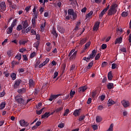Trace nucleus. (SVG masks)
Wrapping results in <instances>:
<instances>
[{
	"instance_id": "49",
	"label": "nucleus",
	"mask_w": 131,
	"mask_h": 131,
	"mask_svg": "<svg viewBox=\"0 0 131 131\" xmlns=\"http://www.w3.org/2000/svg\"><path fill=\"white\" fill-rule=\"evenodd\" d=\"M89 46H91V42H88L85 45V47L84 48V50H86V49L89 48Z\"/></svg>"
},
{
	"instance_id": "11",
	"label": "nucleus",
	"mask_w": 131,
	"mask_h": 131,
	"mask_svg": "<svg viewBox=\"0 0 131 131\" xmlns=\"http://www.w3.org/2000/svg\"><path fill=\"white\" fill-rule=\"evenodd\" d=\"M21 24L23 26L24 29H26V28L28 27V23L27 22V20L23 21Z\"/></svg>"
},
{
	"instance_id": "18",
	"label": "nucleus",
	"mask_w": 131,
	"mask_h": 131,
	"mask_svg": "<svg viewBox=\"0 0 131 131\" xmlns=\"http://www.w3.org/2000/svg\"><path fill=\"white\" fill-rule=\"evenodd\" d=\"M86 90H88V88L86 87V86H83L82 87L79 88V91L80 92H82V93L85 92V91H86Z\"/></svg>"
},
{
	"instance_id": "16",
	"label": "nucleus",
	"mask_w": 131,
	"mask_h": 131,
	"mask_svg": "<svg viewBox=\"0 0 131 131\" xmlns=\"http://www.w3.org/2000/svg\"><path fill=\"white\" fill-rule=\"evenodd\" d=\"M63 108H64L63 106L58 107L55 111H54V112H55V113H60V112L63 110Z\"/></svg>"
},
{
	"instance_id": "62",
	"label": "nucleus",
	"mask_w": 131,
	"mask_h": 131,
	"mask_svg": "<svg viewBox=\"0 0 131 131\" xmlns=\"http://www.w3.org/2000/svg\"><path fill=\"white\" fill-rule=\"evenodd\" d=\"M58 74L59 73H58V72H55L53 78H57V76H58Z\"/></svg>"
},
{
	"instance_id": "4",
	"label": "nucleus",
	"mask_w": 131,
	"mask_h": 131,
	"mask_svg": "<svg viewBox=\"0 0 131 131\" xmlns=\"http://www.w3.org/2000/svg\"><path fill=\"white\" fill-rule=\"evenodd\" d=\"M0 8L1 12H5L6 11V9H7V6L6 5L5 2H2L0 3Z\"/></svg>"
},
{
	"instance_id": "33",
	"label": "nucleus",
	"mask_w": 131,
	"mask_h": 131,
	"mask_svg": "<svg viewBox=\"0 0 131 131\" xmlns=\"http://www.w3.org/2000/svg\"><path fill=\"white\" fill-rule=\"evenodd\" d=\"M60 96H61V94L51 95V97L52 99H53V100H56V99H57V98H58V97H60Z\"/></svg>"
},
{
	"instance_id": "24",
	"label": "nucleus",
	"mask_w": 131,
	"mask_h": 131,
	"mask_svg": "<svg viewBox=\"0 0 131 131\" xmlns=\"http://www.w3.org/2000/svg\"><path fill=\"white\" fill-rule=\"evenodd\" d=\"M71 16H72V19L73 21H74V20H76V18H77V14L75 12H74L71 15Z\"/></svg>"
},
{
	"instance_id": "32",
	"label": "nucleus",
	"mask_w": 131,
	"mask_h": 131,
	"mask_svg": "<svg viewBox=\"0 0 131 131\" xmlns=\"http://www.w3.org/2000/svg\"><path fill=\"white\" fill-rule=\"evenodd\" d=\"M19 64V61H12L11 62V66L12 67H14V66H15V65H18Z\"/></svg>"
},
{
	"instance_id": "1",
	"label": "nucleus",
	"mask_w": 131,
	"mask_h": 131,
	"mask_svg": "<svg viewBox=\"0 0 131 131\" xmlns=\"http://www.w3.org/2000/svg\"><path fill=\"white\" fill-rule=\"evenodd\" d=\"M116 12H117V10H116V5L114 4L112 5L110 7V9H108L107 11V15L112 16V15H115Z\"/></svg>"
},
{
	"instance_id": "61",
	"label": "nucleus",
	"mask_w": 131,
	"mask_h": 131,
	"mask_svg": "<svg viewBox=\"0 0 131 131\" xmlns=\"http://www.w3.org/2000/svg\"><path fill=\"white\" fill-rule=\"evenodd\" d=\"M18 71L19 73H22L24 72V71H25V70H24V69L21 68V69H18Z\"/></svg>"
},
{
	"instance_id": "14",
	"label": "nucleus",
	"mask_w": 131,
	"mask_h": 131,
	"mask_svg": "<svg viewBox=\"0 0 131 131\" xmlns=\"http://www.w3.org/2000/svg\"><path fill=\"white\" fill-rule=\"evenodd\" d=\"M122 42V37H120L116 39L115 45H117V43H121Z\"/></svg>"
},
{
	"instance_id": "63",
	"label": "nucleus",
	"mask_w": 131,
	"mask_h": 131,
	"mask_svg": "<svg viewBox=\"0 0 131 131\" xmlns=\"http://www.w3.org/2000/svg\"><path fill=\"white\" fill-rule=\"evenodd\" d=\"M35 54H36L35 52H33L31 54V55H30L31 59H32V58H34L35 56Z\"/></svg>"
},
{
	"instance_id": "2",
	"label": "nucleus",
	"mask_w": 131,
	"mask_h": 131,
	"mask_svg": "<svg viewBox=\"0 0 131 131\" xmlns=\"http://www.w3.org/2000/svg\"><path fill=\"white\" fill-rule=\"evenodd\" d=\"M15 100L18 104H20V105H23L25 103L24 99L21 98L20 96L17 95L15 97Z\"/></svg>"
},
{
	"instance_id": "7",
	"label": "nucleus",
	"mask_w": 131,
	"mask_h": 131,
	"mask_svg": "<svg viewBox=\"0 0 131 131\" xmlns=\"http://www.w3.org/2000/svg\"><path fill=\"white\" fill-rule=\"evenodd\" d=\"M97 54V51L96 50H93L92 52V53L89 55L90 58L91 59H94Z\"/></svg>"
},
{
	"instance_id": "9",
	"label": "nucleus",
	"mask_w": 131,
	"mask_h": 131,
	"mask_svg": "<svg viewBox=\"0 0 131 131\" xmlns=\"http://www.w3.org/2000/svg\"><path fill=\"white\" fill-rule=\"evenodd\" d=\"M99 26H100V23L99 21L96 22L95 24V25L94 26L93 30L97 31V30L99 29Z\"/></svg>"
},
{
	"instance_id": "26",
	"label": "nucleus",
	"mask_w": 131,
	"mask_h": 131,
	"mask_svg": "<svg viewBox=\"0 0 131 131\" xmlns=\"http://www.w3.org/2000/svg\"><path fill=\"white\" fill-rule=\"evenodd\" d=\"M50 115V113L46 112L45 113V114L42 115L41 118H48Z\"/></svg>"
},
{
	"instance_id": "41",
	"label": "nucleus",
	"mask_w": 131,
	"mask_h": 131,
	"mask_svg": "<svg viewBox=\"0 0 131 131\" xmlns=\"http://www.w3.org/2000/svg\"><path fill=\"white\" fill-rule=\"evenodd\" d=\"M42 110H43V108H41L39 111H36V114L37 115H40L41 113H42Z\"/></svg>"
},
{
	"instance_id": "39",
	"label": "nucleus",
	"mask_w": 131,
	"mask_h": 131,
	"mask_svg": "<svg viewBox=\"0 0 131 131\" xmlns=\"http://www.w3.org/2000/svg\"><path fill=\"white\" fill-rule=\"evenodd\" d=\"M128 15V12H123L121 14L122 17H126Z\"/></svg>"
},
{
	"instance_id": "30",
	"label": "nucleus",
	"mask_w": 131,
	"mask_h": 131,
	"mask_svg": "<svg viewBox=\"0 0 131 131\" xmlns=\"http://www.w3.org/2000/svg\"><path fill=\"white\" fill-rule=\"evenodd\" d=\"M11 77L12 80H15L17 78V75L15 73H13L11 74Z\"/></svg>"
},
{
	"instance_id": "21",
	"label": "nucleus",
	"mask_w": 131,
	"mask_h": 131,
	"mask_svg": "<svg viewBox=\"0 0 131 131\" xmlns=\"http://www.w3.org/2000/svg\"><path fill=\"white\" fill-rule=\"evenodd\" d=\"M5 107H6V102L5 101L2 102L0 104V109L1 110H3V109H5Z\"/></svg>"
},
{
	"instance_id": "40",
	"label": "nucleus",
	"mask_w": 131,
	"mask_h": 131,
	"mask_svg": "<svg viewBox=\"0 0 131 131\" xmlns=\"http://www.w3.org/2000/svg\"><path fill=\"white\" fill-rule=\"evenodd\" d=\"M93 13V11H90L88 14L86 15V18H90V17H92Z\"/></svg>"
},
{
	"instance_id": "64",
	"label": "nucleus",
	"mask_w": 131,
	"mask_h": 131,
	"mask_svg": "<svg viewBox=\"0 0 131 131\" xmlns=\"http://www.w3.org/2000/svg\"><path fill=\"white\" fill-rule=\"evenodd\" d=\"M81 12H82V13H85V12H86V7H84L81 10Z\"/></svg>"
},
{
	"instance_id": "31",
	"label": "nucleus",
	"mask_w": 131,
	"mask_h": 131,
	"mask_svg": "<svg viewBox=\"0 0 131 131\" xmlns=\"http://www.w3.org/2000/svg\"><path fill=\"white\" fill-rule=\"evenodd\" d=\"M29 84L30 86H33L34 85V81L32 79H30L29 81Z\"/></svg>"
},
{
	"instance_id": "5",
	"label": "nucleus",
	"mask_w": 131,
	"mask_h": 131,
	"mask_svg": "<svg viewBox=\"0 0 131 131\" xmlns=\"http://www.w3.org/2000/svg\"><path fill=\"white\" fill-rule=\"evenodd\" d=\"M121 103L123 105V107H124V108H127V107H129V101H126V100H122L121 101Z\"/></svg>"
},
{
	"instance_id": "42",
	"label": "nucleus",
	"mask_w": 131,
	"mask_h": 131,
	"mask_svg": "<svg viewBox=\"0 0 131 131\" xmlns=\"http://www.w3.org/2000/svg\"><path fill=\"white\" fill-rule=\"evenodd\" d=\"M69 113V109L67 108L66 110L64 113H63V116H67Z\"/></svg>"
},
{
	"instance_id": "8",
	"label": "nucleus",
	"mask_w": 131,
	"mask_h": 131,
	"mask_svg": "<svg viewBox=\"0 0 131 131\" xmlns=\"http://www.w3.org/2000/svg\"><path fill=\"white\" fill-rule=\"evenodd\" d=\"M115 104V101H113L112 99H109L107 102V106L108 107H110V106H112V105H114Z\"/></svg>"
},
{
	"instance_id": "58",
	"label": "nucleus",
	"mask_w": 131,
	"mask_h": 131,
	"mask_svg": "<svg viewBox=\"0 0 131 131\" xmlns=\"http://www.w3.org/2000/svg\"><path fill=\"white\" fill-rule=\"evenodd\" d=\"M103 109H104V106H103V105H99L98 107V110H99V111H102Z\"/></svg>"
},
{
	"instance_id": "10",
	"label": "nucleus",
	"mask_w": 131,
	"mask_h": 131,
	"mask_svg": "<svg viewBox=\"0 0 131 131\" xmlns=\"http://www.w3.org/2000/svg\"><path fill=\"white\" fill-rule=\"evenodd\" d=\"M73 115H74V116L76 117L79 116V115H80V109L75 110L73 113Z\"/></svg>"
},
{
	"instance_id": "28",
	"label": "nucleus",
	"mask_w": 131,
	"mask_h": 131,
	"mask_svg": "<svg viewBox=\"0 0 131 131\" xmlns=\"http://www.w3.org/2000/svg\"><path fill=\"white\" fill-rule=\"evenodd\" d=\"M81 23V22L80 21V20H79V21L77 22L74 30H78L79 25H80Z\"/></svg>"
},
{
	"instance_id": "3",
	"label": "nucleus",
	"mask_w": 131,
	"mask_h": 131,
	"mask_svg": "<svg viewBox=\"0 0 131 131\" xmlns=\"http://www.w3.org/2000/svg\"><path fill=\"white\" fill-rule=\"evenodd\" d=\"M21 82H22V80H21V79L16 80L14 81L13 89H14V90H17V89H18L19 86H20V84L21 83Z\"/></svg>"
},
{
	"instance_id": "46",
	"label": "nucleus",
	"mask_w": 131,
	"mask_h": 131,
	"mask_svg": "<svg viewBox=\"0 0 131 131\" xmlns=\"http://www.w3.org/2000/svg\"><path fill=\"white\" fill-rule=\"evenodd\" d=\"M86 42V39H83L80 40V45H84Z\"/></svg>"
},
{
	"instance_id": "22",
	"label": "nucleus",
	"mask_w": 131,
	"mask_h": 131,
	"mask_svg": "<svg viewBox=\"0 0 131 131\" xmlns=\"http://www.w3.org/2000/svg\"><path fill=\"white\" fill-rule=\"evenodd\" d=\"M107 77H108V80H112V79H113V76L112 75V72H110L108 73Z\"/></svg>"
},
{
	"instance_id": "56",
	"label": "nucleus",
	"mask_w": 131,
	"mask_h": 131,
	"mask_svg": "<svg viewBox=\"0 0 131 131\" xmlns=\"http://www.w3.org/2000/svg\"><path fill=\"white\" fill-rule=\"evenodd\" d=\"M30 9H31V6H28L26 7L25 10L26 12H29Z\"/></svg>"
},
{
	"instance_id": "19",
	"label": "nucleus",
	"mask_w": 131,
	"mask_h": 131,
	"mask_svg": "<svg viewBox=\"0 0 131 131\" xmlns=\"http://www.w3.org/2000/svg\"><path fill=\"white\" fill-rule=\"evenodd\" d=\"M52 33L54 36H55V37H58V34L57 33L56 29L54 27H53L52 29Z\"/></svg>"
},
{
	"instance_id": "35",
	"label": "nucleus",
	"mask_w": 131,
	"mask_h": 131,
	"mask_svg": "<svg viewBox=\"0 0 131 131\" xmlns=\"http://www.w3.org/2000/svg\"><path fill=\"white\" fill-rule=\"evenodd\" d=\"M34 48H36V49H37V48H38V46H39V41H37L36 42H35L33 45Z\"/></svg>"
},
{
	"instance_id": "34",
	"label": "nucleus",
	"mask_w": 131,
	"mask_h": 131,
	"mask_svg": "<svg viewBox=\"0 0 131 131\" xmlns=\"http://www.w3.org/2000/svg\"><path fill=\"white\" fill-rule=\"evenodd\" d=\"M27 42L28 41H26V40H24V41H23V40H19V43L20 46H22V45H24L26 43H27Z\"/></svg>"
},
{
	"instance_id": "25",
	"label": "nucleus",
	"mask_w": 131,
	"mask_h": 131,
	"mask_svg": "<svg viewBox=\"0 0 131 131\" xmlns=\"http://www.w3.org/2000/svg\"><path fill=\"white\" fill-rule=\"evenodd\" d=\"M12 32H13V28L10 27L7 29V34H11Z\"/></svg>"
},
{
	"instance_id": "60",
	"label": "nucleus",
	"mask_w": 131,
	"mask_h": 131,
	"mask_svg": "<svg viewBox=\"0 0 131 131\" xmlns=\"http://www.w3.org/2000/svg\"><path fill=\"white\" fill-rule=\"evenodd\" d=\"M20 53H24V52H26V49L24 48H22L19 50Z\"/></svg>"
},
{
	"instance_id": "55",
	"label": "nucleus",
	"mask_w": 131,
	"mask_h": 131,
	"mask_svg": "<svg viewBox=\"0 0 131 131\" xmlns=\"http://www.w3.org/2000/svg\"><path fill=\"white\" fill-rule=\"evenodd\" d=\"M58 127H60V128H63V127H64V123H61L59 124Z\"/></svg>"
},
{
	"instance_id": "36",
	"label": "nucleus",
	"mask_w": 131,
	"mask_h": 131,
	"mask_svg": "<svg viewBox=\"0 0 131 131\" xmlns=\"http://www.w3.org/2000/svg\"><path fill=\"white\" fill-rule=\"evenodd\" d=\"M45 27H46V22L44 24H42L40 26V29L41 31H45Z\"/></svg>"
},
{
	"instance_id": "43",
	"label": "nucleus",
	"mask_w": 131,
	"mask_h": 131,
	"mask_svg": "<svg viewBox=\"0 0 131 131\" xmlns=\"http://www.w3.org/2000/svg\"><path fill=\"white\" fill-rule=\"evenodd\" d=\"M107 65H108V62H107L106 61H104L101 64V67H102V68L106 67V66H107Z\"/></svg>"
},
{
	"instance_id": "6",
	"label": "nucleus",
	"mask_w": 131,
	"mask_h": 131,
	"mask_svg": "<svg viewBox=\"0 0 131 131\" xmlns=\"http://www.w3.org/2000/svg\"><path fill=\"white\" fill-rule=\"evenodd\" d=\"M19 123H20L21 126H28V125H29V123H28V122L25 121V120H20Z\"/></svg>"
},
{
	"instance_id": "12",
	"label": "nucleus",
	"mask_w": 131,
	"mask_h": 131,
	"mask_svg": "<svg viewBox=\"0 0 131 131\" xmlns=\"http://www.w3.org/2000/svg\"><path fill=\"white\" fill-rule=\"evenodd\" d=\"M106 86L107 90H112V89H114V84L113 83H108Z\"/></svg>"
},
{
	"instance_id": "15",
	"label": "nucleus",
	"mask_w": 131,
	"mask_h": 131,
	"mask_svg": "<svg viewBox=\"0 0 131 131\" xmlns=\"http://www.w3.org/2000/svg\"><path fill=\"white\" fill-rule=\"evenodd\" d=\"M26 89L25 88H23L22 89H18L17 90V93H18V94H24V93H26Z\"/></svg>"
},
{
	"instance_id": "53",
	"label": "nucleus",
	"mask_w": 131,
	"mask_h": 131,
	"mask_svg": "<svg viewBox=\"0 0 131 131\" xmlns=\"http://www.w3.org/2000/svg\"><path fill=\"white\" fill-rule=\"evenodd\" d=\"M92 127L94 130H97V129H98V125H93L92 126Z\"/></svg>"
},
{
	"instance_id": "13",
	"label": "nucleus",
	"mask_w": 131,
	"mask_h": 131,
	"mask_svg": "<svg viewBox=\"0 0 131 131\" xmlns=\"http://www.w3.org/2000/svg\"><path fill=\"white\" fill-rule=\"evenodd\" d=\"M77 54V51H75L73 54L70 57V60H73L76 58V55Z\"/></svg>"
},
{
	"instance_id": "17",
	"label": "nucleus",
	"mask_w": 131,
	"mask_h": 131,
	"mask_svg": "<svg viewBox=\"0 0 131 131\" xmlns=\"http://www.w3.org/2000/svg\"><path fill=\"white\" fill-rule=\"evenodd\" d=\"M102 118L100 116H97L96 117V121L97 123H99L102 121Z\"/></svg>"
},
{
	"instance_id": "38",
	"label": "nucleus",
	"mask_w": 131,
	"mask_h": 131,
	"mask_svg": "<svg viewBox=\"0 0 131 131\" xmlns=\"http://www.w3.org/2000/svg\"><path fill=\"white\" fill-rule=\"evenodd\" d=\"M120 52H122V53H126V48L124 47H122L120 49Z\"/></svg>"
},
{
	"instance_id": "59",
	"label": "nucleus",
	"mask_w": 131,
	"mask_h": 131,
	"mask_svg": "<svg viewBox=\"0 0 131 131\" xmlns=\"http://www.w3.org/2000/svg\"><path fill=\"white\" fill-rule=\"evenodd\" d=\"M117 67V64L116 63H113L112 64V69H115Z\"/></svg>"
},
{
	"instance_id": "23",
	"label": "nucleus",
	"mask_w": 131,
	"mask_h": 131,
	"mask_svg": "<svg viewBox=\"0 0 131 131\" xmlns=\"http://www.w3.org/2000/svg\"><path fill=\"white\" fill-rule=\"evenodd\" d=\"M16 25H17V19H15L13 20L10 27L14 28V27H15V26H16Z\"/></svg>"
},
{
	"instance_id": "54",
	"label": "nucleus",
	"mask_w": 131,
	"mask_h": 131,
	"mask_svg": "<svg viewBox=\"0 0 131 131\" xmlns=\"http://www.w3.org/2000/svg\"><path fill=\"white\" fill-rule=\"evenodd\" d=\"M107 48V45L103 43L101 46V49L102 50H105Z\"/></svg>"
},
{
	"instance_id": "57",
	"label": "nucleus",
	"mask_w": 131,
	"mask_h": 131,
	"mask_svg": "<svg viewBox=\"0 0 131 131\" xmlns=\"http://www.w3.org/2000/svg\"><path fill=\"white\" fill-rule=\"evenodd\" d=\"M23 57L24 61H28V58H27V56H26V55H23Z\"/></svg>"
},
{
	"instance_id": "37",
	"label": "nucleus",
	"mask_w": 131,
	"mask_h": 131,
	"mask_svg": "<svg viewBox=\"0 0 131 131\" xmlns=\"http://www.w3.org/2000/svg\"><path fill=\"white\" fill-rule=\"evenodd\" d=\"M50 62V59L49 58H47L45 61H44L42 63L43 65L45 66V65H47L48 63Z\"/></svg>"
},
{
	"instance_id": "44",
	"label": "nucleus",
	"mask_w": 131,
	"mask_h": 131,
	"mask_svg": "<svg viewBox=\"0 0 131 131\" xmlns=\"http://www.w3.org/2000/svg\"><path fill=\"white\" fill-rule=\"evenodd\" d=\"M16 30H17V31L22 30V25H19L16 28Z\"/></svg>"
},
{
	"instance_id": "51",
	"label": "nucleus",
	"mask_w": 131,
	"mask_h": 131,
	"mask_svg": "<svg viewBox=\"0 0 131 131\" xmlns=\"http://www.w3.org/2000/svg\"><path fill=\"white\" fill-rule=\"evenodd\" d=\"M15 58H16V59H17V60H18V61H20L21 60V54H18L17 55L15 56Z\"/></svg>"
},
{
	"instance_id": "29",
	"label": "nucleus",
	"mask_w": 131,
	"mask_h": 131,
	"mask_svg": "<svg viewBox=\"0 0 131 131\" xmlns=\"http://www.w3.org/2000/svg\"><path fill=\"white\" fill-rule=\"evenodd\" d=\"M94 65V60L92 61L86 67L87 69H91L93 66Z\"/></svg>"
},
{
	"instance_id": "48",
	"label": "nucleus",
	"mask_w": 131,
	"mask_h": 131,
	"mask_svg": "<svg viewBox=\"0 0 131 131\" xmlns=\"http://www.w3.org/2000/svg\"><path fill=\"white\" fill-rule=\"evenodd\" d=\"M85 118V116H81L78 119L79 121H82Z\"/></svg>"
},
{
	"instance_id": "47",
	"label": "nucleus",
	"mask_w": 131,
	"mask_h": 131,
	"mask_svg": "<svg viewBox=\"0 0 131 131\" xmlns=\"http://www.w3.org/2000/svg\"><path fill=\"white\" fill-rule=\"evenodd\" d=\"M58 30L61 33H64L65 32V30L63 28H58Z\"/></svg>"
},
{
	"instance_id": "27",
	"label": "nucleus",
	"mask_w": 131,
	"mask_h": 131,
	"mask_svg": "<svg viewBox=\"0 0 131 131\" xmlns=\"http://www.w3.org/2000/svg\"><path fill=\"white\" fill-rule=\"evenodd\" d=\"M106 12L105 11H104V10H103L99 14V18L100 19H102V17H103V16H104V15H105V13H106Z\"/></svg>"
},
{
	"instance_id": "52",
	"label": "nucleus",
	"mask_w": 131,
	"mask_h": 131,
	"mask_svg": "<svg viewBox=\"0 0 131 131\" xmlns=\"http://www.w3.org/2000/svg\"><path fill=\"white\" fill-rule=\"evenodd\" d=\"M101 57V54L98 53L96 55V56H95V60H99V59H100Z\"/></svg>"
},
{
	"instance_id": "45",
	"label": "nucleus",
	"mask_w": 131,
	"mask_h": 131,
	"mask_svg": "<svg viewBox=\"0 0 131 131\" xmlns=\"http://www.w3.org/2000/svg\"><path fill=\"white\" fill-rule=\"evenodd\" d=\"M113 124H111L109 128L107 130V131H113Z\"/></svg>"
},
{
	"instance_id": "50",
	"label": "nucleus",
	"mask_w": 131,
	"mask_h": 131,
	"mask_svg": "<svg viewBox=\"0 0 131 131\" xmlns=\"http://www.w3.org/2000/svg\"><path fill=\"white\" fill-rule=\"evenodd\" d=\"M32 24L33 25V27H35V24H36V19H34L33 18L32 19Z\"/></svg>"
},
{
	"instance_id": "20",
	"label": "nucleus",
	"mask_w": 131,
	"mask_h": 131,
	"mask_svg": "<svg viewBox=\"0 0 131 131\" xmlns=\"http://www.w3.org/2000/svg\"><path fill=\"white\" fill-rule=\"evenodd\" d=\"M74 10L72 8L69 9L68 10V14L70 16H71L73 14H74Z\"/></svg>"
}]
</instances>
